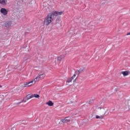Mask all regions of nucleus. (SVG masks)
Segmentation results:
<instances>
[{
  "mask_svg": "<svg viewBox=\"0 0 130 130\" xmlns=\"http://www.w3.org/2000/svg\"><path fill=\"white\" fill-rule=\"evenodd\" d=\"M63 14V11H53L51 13H49L47 17L45 18L44 24L45 26H48L57 16H61Z\"/></svg>",
  "mask_w": 130,
  "mask_h": 130,
  "instance_id": "1",
  "label": "nucleus"
},
{
  "mask_svg": "<svg viewBox=\"0 0 130 130\" xmlns=\"http://www.w3.org/2000/svg\"><path fill=\"white\" fill-rule=\"evenodd\" d=\"M45 78V74H41L38 75L36 78L34 79V80L25 82L23 84V87H30L32 86V85H34L36 82H38V81H40V80H42L43 79H44Z\"/></svg>",
  "mask_w": 130,
  "mask_h": 130,
  "instance_id": "2",
  "label": "nucleus"
},
{
  "mask_svg": "<svg viewBox=\"0 0 130 130\" xmlns=\"http://www.w3.org/2000/svg\"><path fill=\"white\" fill-rule=\"evenodd\" d=\"M0 13L2 14L4 16H7L9 13V10L6 9V8H1L0 10Z\"/></svg>",
  "mask_w": 130,
  "mask_h": 130,
  "instance_id": "3",
  "label": "nucleus"
},
{
  "mask_svg": "<svg viewBox=\"0 0 130 130\" xmlns=\"http://www.w3.org/2000/svg\"><path fill=\"white\" fill-rule=\"evenodd\" d=\"M12 25H13V23L11 21L6 22L5 24V26L7 29H10L12 27Z\"/></svg>",
  "mask_w": 130,
  "mask_h": 130,
  "instance_id": "4",
  "label": "nucleus"
},
{
  "mask_svg": "<svg viewBox=\"0 0 130 130\" xmlns=\"http://www.w3.org/2000/svg\"><path fill=\"white\" fill-rule=\"evenodd\" d=\"M71 117H67L64 119H61V121L63 122V123H67V122H70V121H71Z\"/></svg>",
  "mask_w": 130,
  "mask_h": 130,
  "instance_id": "5",
  "label": "nucleus"
},
{
  "mask_svg": "<svg viewBox=\"0 0 130 130\" xmlns=\"http://www.w3.org/2000/svg\"><path fill=\"white\" fill-rule=\"evenodd\" d=\"M105 114H106V111L105 112L103 115H102L101 116L96 115L95 116V118H96L97 119H103V118H104V115H105Z\"/></svg>",
  "mask_w": 130,
  "mask_h": 130,
  "instance_id": "6",
  "label": "nucleus"
},
{
  "mask_svg": "<svg viewBox=\"0 0 130 130\" xmlns=\"http://www.w3.org/2000/svg\"><path fill=\"white\" fill-rule=\"evenodd\" d=\"M121 74H122L124 77H126V76H128V75H129V71H123L121 72Z\"/></svg>",
  "mask_w": 130,
  "mask_h": 130,
  "instance_id": "7",
  "label": "nucleus"
},
{
  "mask_svg": "<svg viewBox=\"0 0 130 130\" xmlns=\"http://www.w3.org/2000/svg\"><path fill=\"white\" fill-rule=\"evenodd\" d=\"M66 56L64 55H62L61 56H59L57 57V61H59V62H60V61H61L63 58H64Z\"/></svg>",
  "mask_w": 130,
  "mask_h": 130,
  "instance_id": "8",
  "label": "nucleus"
},
{
  "mask_svg": "<svg viewBox=\"0 0 130 130\" xmlns=\"http://www.w3.org/2000/svg\"><path fill=\"white\" fill-rule=\"evenodd\" d=\"M7 3H8V0H0V5L2 6H6Z\"/></svg>",
  "mask_w": 130,
  "mask_h": 130,
  "instance_id": "9",
  "label": "nucleus"
},
{
  "mask_svg": "<svg viewBox=\"0 0 130 130\" xmlns=\"http://www.w3.org/2000/svg\"><path fill=\"white\" fill-rule=\"evenodd\" d=\"M47 105H48V106H53V103L51 101H49L47 103Z\"/></svg>",
  "mask_w": 130,
  "mask_h": 130,
  "instance_id": "10",
  "label": "nucleus"
},
{
  "mask_svg": "<svg viewBox=\"0 0 130 130\" xmlns=\"http://www.w3.org/2000/svg\"><path fill=\"white\" fill-rule=\"evenodd\" d=\"M98 109H101V107H98L95 106L92 108V110H93V111H96Z\"/></svg>",
  "mask_w": 130,
  "mask_h": 130,
  "instance_id": "11",
  "label": "nucleus"
},
{
  "mask_svg": "<svg viewBox=\"0 0 130 130\" xmlns=\"http://www.w3.org/2000/svg\"><path fill=\"white\" fill-rule=\"evenodd\" d=\"M27 101H28V100H27V98H24L22 101L19 102L17 104H21V103H22V102H27Z\"/></svg>",
  "mask_w": 130,
  "mask_h": 130,
  "instance_id": "12",
  "label": "nucleus"
},
{
  "mask_svg": "<svg viewBox=\"0 0 130 130\" xmlns=\"http://www.w3.org/2000/svg\"><path fill=\"white\" fill-rule=\"evenodd\" d=\"M76 74H74L72 78H71L72 79V80H73V83H75V82H76V80H77V78H76Z\"/></svg>",
  "mask_w": 130,
  "mask_h": 130,
  "instance_id": "13",
  "label": "nucleus"
},
{
  "mask_svg": "<svg viewBox=\"0 0 130 130\" xmlns=\"http://www.w3.org/2000/svg\"><path fill=\"white\" fill-rule=\"evenodd\" d=\"M26 98H27V100H29V99L33 98V95L32 94L31 95L28 94L26 96Z\"/></svg>",
  "mask_w": 130,
  "mask_h": 130,
  "instance_id": "14",
  "label": "nucleus"
},
{
  "mask_svg": "<svg viewBox=\"0 0 130 130\" xmlns=\"http://www.w3.org/2000/svg\"><path fill=\"white\" fill-rule=\"evenodd\" d=\"M79 74H81V72L80 71V70H77L75 72L74 75H75V76H79Z\"/></svg>",
  "mask_w": 130,
  "mask_h": 130,
  "instance_id": "15",
  "label": "nucleus"
},
{
  "mask_svg": "<svg viewBox=\"0 0 130 130\" xmlns=\"http://www.w3.org/2000/svg\"><path fill=\"white\" fill-rule=\"evenodd\" d=\"M32 95L33 96V98H39V97H40V96H39V95L37 94H34Z\"/></svg>",
  "mask_w": 130,
  "mask_h": 130,
  "instance_id": "16",
  "label": "nucleus"
},
{
  "mask_svg": "<svg viewBox=\"0 0 130 130\" xmlns=\"http://www.w3.org/2000/svg\"><path fill=\"white\" fill-rule=\"evenodd\" d=\"M85 71V68L82 67L80 69H79V71H80V73H83V72H84Z\"/></svg>",
  "mask_w": 130,
  "mask_h": 130,
  "instance_id": "17",
  "label": "nucleus"
},
{
  "mask_svg": "<svg viewBox=\"0 0 130 130\" xmlns=\"http://www.w3.org/2000/svg\"><path fill=\"white\" fill-rule=\"evenodd\" d=\"M72 81H73V80L72 79V78H69L68 81H67V83H71Z\"/></svg>",
  "mask_w": 130,
  "mask_h": 130,
  "instance_id": "18",
  "label": "nucleus"
},
{
  "mask_svg": "<svg viewBox=\"0 0 130 130\" xmlns=\"http://www.w3.org/2000/svg\"><path fill=\"white\" fill-rule=\"evenodd\" d=\"M115 110V109L114 108L111 109V111H114Z\"/></svg>",
  "mask_w": 130,
  "mask_h": 130,
  "instance_id": "19",
  "label": "nucleus"
},
{
  "mask_svg": "<svg viewBox=\"0 0 130 130\" xmlns=\"http://www.w3.org/2000/svg\"><path fill=\"white\" fill-rule=\"evenodd\" d=\"M127 36H128V35H130V32H128L126 34Z\"/></svg>",
  "mask_w": 130,
  "mask_h": 130,
  "instance_id": "20",
  "label": "nucleus"
},
{
  "mask_svg": "<svg viewBox=\"0 0 130 130\" xmlns=\"http://www.w3.org/2000/svg\"><path fill=\"white\" fill-rule=\"evenodd\" d=\"M2 87H3V86L0 85V88H2Z\"/></svg>",
  "mask_w": 130,
  "mask_h": 130,
  "instance_id": "21",
  "label": "nucleus"
},
{
  "mask_svg": "<svg viewBox=\"0 0 130 130\" xmlns=\"http://www.w3.org/2000/svg\"><path fill=\"white\" fill-rule=\"evenodd\" d=\"M104 110H105L104 109H103V110H102V111H104Z\"/></svg>",
  "mask_w": 130,
  "mask_h": 130,
  "instance_id": "22",
  "label": "nucleus"
}]
</instances>
